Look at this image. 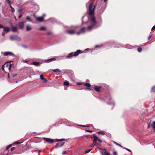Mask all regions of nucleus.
<instances>
[{
	"mask_svg": "<svg viewBox=\"0 0 155 155\" xmlns=\"http://www.w3.org/2000/svg\"><path fill=\"white\" fill-rule=\"evenodd\" d=\"M95 7V5L93 6V3L90 4L89 6L88 20L86 23L88 25V27L86 28L84 27L81 28L80 31L77 33L78 35L83 33L87 31H90L97 27L96 26L97 21L94 15Z\"/></svg>",
	"mask_w": 155,
	"mask_h": 155,
	"instance_id": "obj_1",
	"label": "nucleus"
},
{
	"mask_svg": "<svg viewBox=\"0 0 155 155\" xmlns=\"http://www.w3.org/2000/svg\"><path fill=\"white\" fill-rule=\"evenodd\" d=\"M78 27L77 26H71L68 27L66 31V32L70 35L74 34L76 33Z\"/></svg>",
	"mask_w": 155,
	"mask_h": 155,
	"instance_id": "obj_2",
	"label": "nucleus"
},
{
	"mask_svg": "<svg viewBox=\"0 0 155 155\" xmlns=\"http://www.w3.org/2000/svg\"><path fill=\"white\" fill-rule=\"evenodd\" d=\"M106 4L100 5L98 7L97 13L99 15L102 14L105 10L107 7Z\"/></svg>",
	"mask_w": 155,
	"mask_h": 155,
	"instance_id": "obj_3",
	"label": "nucleus"
},
{
	"mask_svg": "<svg viewBox=\"0 0 155 155\" xmlns=\"http://www.w3.org/2000/svg\"><path fill=\"white\" fill-rule=\"evenodd\" d=\"M82 53L83 52L81 50H78L74 52V53L71 52L68 54V55L66 56V58H70L73 56L76 57L79 54Z\"/></svg>",
	"mask_w": 155,
	"mask_h": 155,
	"instance_id": "obj_4",
	"label": "nucleus"
},
{
	"mask_svg": "<svg viewBox=\"0 0 155 155\" xmlns=\"http://www.w3.org/2000/svg\"><path fill=\"white\" fill-rule=\"evenodd\" d=\"M10 38L11 40H15L19 41L21 40V38L16 35H11Z\"/></svg>",
	"mask_w": 155,
	"mask_h": 155,
	"instance_id": "obj_5",
	"label": "nucleus"
},
{
	"mask_svg": "<svg viewBox=\"0 0 155 155\" xmlns=\"http://www.w3.org/2000/svg\"><path fill=\"white\" fill-rule=\"evenodd\" d=\"M12 64L10 62H7L2 66V68H11L12 67Z\"/></svg>",
	"mask_w": 155,
	"mask_h": 155,
	"instance_id": "obj_6",
	"label": "nucleus"
},
{
	"mask_svg": "<svg viewBox=\"0 0 155 155\" xmlns=\"http://www.w3.org/2000/svg\"><path fill=\"white\" fill-rule=\"evenodd\" d=\"M93 138H94V140H93V143H94V144H92V146H94L96 144V142L98 140H99V138L96 136H95L94 135L93 136Z\"/></svg>",
	"mask_w": 155,
	"mask_h": 155,
	"instance_id": "obj_7",
	"label": "nucleus"
},
{
	"mask_svg": "<svg viewBox=\"0 0 155 155\" xmlns=\"http://www.w3.org/2000/svg\"><path fill=\"white\" fill-rule=\"evenodd\" d=\"M43 139L44 140L46 141L47 142L51 143H53L54 142V140L52 139L49 138L44 137L43 138Z\"/></svg>",
	"mask_w": 155,
	"mask_h": 155,
	"instance_id": "obj_8",
	"label": "nucleus"
},
{
	"mask_svg": "<svg viewBox=\"0 0 155 155\" xmlns=\"http://www.w3.org/2000/svg\"><path fill=\"white\" fill-rule=\"evenodd\" d=\"M3 55L5 56H7L8 55H10L13 57H15V55L14 54L8 51L4 53V54H3Z\"/></svg>",
	"mask_w": 155,
	"mask_h": 155,
	"instance_id": "obj_9",
	"label": "nucleus"
},
{
	"mask_svg": "<svg viewBox=\"0 0 155 155\" xmlns=\"http://www.w3.org/2000/svg\"><path fill=\"white\" fill-rule=\"evenodd\" d=\"M56 60V59L54 58H53L49 59L44 60V62L46 63H50L51 62L54 61Z\"/></svg>",
	"mask_w": 155,
	"mask_h": 155,
	"instance_id": "obj_10",
	"label": "nucleus"
},
{
	"mask_svg": "<svg viewBox=\"0 0 155 155\" xmlns=\"http://www.w3.org/2000/svg\"><path fill=\"white\" fill-rule=\"evenodd\" d=\"M42 63L38 62H31V65H34L36 67H40Z\"/></svg>",
	"mask_w": 155,
	"mask_h": 155,
	"instance_id": "obj_11",
	"label": "nucleus"
},
{
	"mask_svg": "<svg viewBox=\"0 0 155 155\" xmlns=\"http://www.w3.org/2000/svg\"><path fill=\"white\" fill-rule=\"evenodd\" d=\"M52 71L57 75L61 73V70L58 68L53 69L52 70Z\"/></svg>",
	"mask_w": 155,
	"mask_h": 155,
	"instance_id": "obj_12",
	"label": "nucleus"
},
{
	"mask_svg": "<svg viewBox=\"0 0 155 155\" xmlns=\"http://www.w3.org/2000/svg\"><path fill=\"white\" fill-rule=\"evenodd\" d=\"M34 17L36 19L37 21H42L44 20V17H38L35 16V15H34Z\"/></svg>",
	"mask_w": 155,
	"mask_h": 155,
	"instance_id": "obj_13",
	"label": "nucleus"
},
{
	"mask_svg": "<svg viewBox=\"0 0 155 155\" xmlns=\"http://www.w3.org/2000/svg\"><path fill=\"white\" fill-rule=\"evenodd\" d=\"M3 28L4 29L3 31L5 32V33H7L9 32L10 31V29L8 27H5L3 26V28Z\"/></svg>",
	"mask_w": 155,
	"mask_h": 155,
	"instance_id": "obj_14",
	"label": "nucleus"
},
{
	"mask_svg": "<svg viewBox=\"0 0 155 155\" xmlns=\"http://www.w3.org/2000/svg\"><path fill=\"white\" fill-rule=\"evenodd\" d=\"M100 152L103 155H112L108 153L105 150H103V151H101Z\"/></svg>",
	"mask_w": 155,
	"mask_h": 155,
	"instance_id": "obj_15",
	"label": "nucleus"
},
{
	"mask_svg": "<svg viewBox=\"0 0 155 155\" xmlns=\"http://www.w3.org/2000/svg\"><path fill=\"white\" fill-rule=\"evenodd\" d=\"M40 79L42 80L43 81V82L45 83H46L47 82V80L45 78L43 75L42 74H41L40 75Z\"/></svg>",
	"mask_w": 155,
	"mask_h": 155,
	"instance_id": "obj_16",
	"label": "nucleus"
},
{
	"mask_svg": "<svg viewBox=\"0 0 155 155\" xmlns=\"http://www.w3.org/2000/svg\"><path fill=\"white\" fill-rule=\"evenodd\" d=\"M18 24L19 28L20 29H22L24 27V23L23 22H20Z\"/></svg>",
	"mask_w": 155,
	"mask_h": 155,
	"instance_id": "obj_17",
	"label": "nucleus"
},
{
	"mask_svg": "<svg viewBox=\"0 0 155 155\" xmlns=\"http://www.w3.org/2000/svg\"><path fill=\"white\" fill-rule=\"evenodd\" d=\"M64 144V143H58L56 144V147L58 148V147H61Z\"/></svg>",
	"mask_w": 155,
	"mask_h": 155,
	"instance_id": "obj_18",
	"label": "nucleus"
},
{
	"mask_svg": "<svg viewBox=\"0 0 155 155\" xmlns=\"http://www.w3.org/2000/svg\"><path fill=\"white\" fill-rule=\"evenodd\" d=\"M18 29V28L16 27L13 26L12 28V31L13 32H16Z\"/></svg>",
	"mask_w": 155,
	"mask_h": 155,
	"instance_id": "obj_19",
	"label": "nucleus"
},
{
	"mask_svg": "<svg viewBox=\"0 0 155 155\" xmlns=\"http://www.w3.org/2000/svg\"><path fill=\"white\" fill-rule=\"evenodd\" d=\"M22 62L27 64L29 65H31V62H30L29 61H27L26 60H22Z\"/></svg>",
	"mask_w": 155,
	"mask_h": 155,
	"instance_id": "obj_20",
	"label": "nucleus"
},
{
	"mask_svg": "<svg viewBox=\"0 0 155 155\" xmlns=\"http://www.w3.org/2000/svg\"><path fill=\"white\" fill-rule=\"evenodd\" d=\"M26 29L27 31H28L31 29V28L29 25H27L26 26Z\"/></svg>",
	"mask_w": 155,
	"mask_h": 155,
	"instance_id": "obj_21",
	"label": "nucleus"
},
{
	"mask_svg": "<svg viewBox=\"0 0 155 155\" xmlns=\"http://www.w3.org/2000/svg\"><path fill=\"white\" fill-rule=\"evenodd\" d=\"M101 87L95 86L94 87L95 90L97 92H98L100 90Z\"/></svg>",
	"mask_w": 155,
	"mask_h": 155,
	"instance_id": "obj_22",
	"label": "nucleus"
},
{
	"mask_svg": "<svg viewBox=\"0 0 155 155\" xmlns=\"http://www.w3.org/2000/svg\"><path fill=\"white\" fill-rule=\"evenodd\" d=\"M151 126L154 129V130H155V121L153 122L152 124L151 125Z\"/></svg>",
	"mask_w": 155,
	"mask_h": 155,
	"instance_id": "obj_23",
	"label": "nucleus"
},
{
	"mask_svg": "<svg viewBox=\"0 0 155 155\" xmlns=\"http://www.w3.org/2000/svg\"><path fill=\"white\" fill-rule=\"evenodd\" d=\"M69 84V82L68 81H64V84L65 86H68Z\"/></svg>",
	"mask_w": 155,
	"mask_h": 155,
	"instance_id": "obj_24",
	"label": "nucleus"
},
{
	"mask_svg": "<svg viewBox=\"0 0 155 155\" xmlns=\"http://www.w3.org/2000/svg\"><path fill=\"white\" fill-rule=\"evenodd\" d=\"M84 85L88 87H90L91 86V85L90 84L88 83H84Z\"/></svg>",
	"mask_w": 155,
	"mask_h": 155,
	"instance_id": "obj_25",
	"label": "nucleus"
},
{
	"mask_svg": "<svg viewBox=\"0 0 155 155\" xmlns=\"http://www.w3.org/2000/svg\"><path fill=\"white\" fill-rule=\"evenodd\" d=\"M10 7L11 8V11L12 12H14V11H15V9H14V8L13 7H12V6L11 5H10Z\"/></svg>",
	"mask_w": 155,
	"mask_h": 155,
	"instance_id": "obj_26",
	"label": "nucleus"
},
{
	"mask_svg": "<svg viewBox=\"0 0 155 155\" xmlns=\"http://www.w3.org/2000/svg\"><path fill=\"white\" fill-rule=\"evenodd\" d=\"M45 29H46V28L45 27L43 26V27H41L39 29V30H41V31H44V30H45Z\"/></svg>",
	"mask_w": 155,
	"mask_h": 155,
	"instance_id": "obj_27",
	"label": "nucleus"
},
{
	"mask_svg": "<svg viewBox=\"0 0 155 155\" xmlns=\"http://www.w3.org/2000/svg\"><path fill=\"white\" fill-rule=\"evenodd\" d=\"M26 19L27 20L29 21H31V20L29 16H27L26 18Z\"/></svg>",
	"mask_w": 155,
	"mask_h": 155,
	"instance_id": "obj_28",
	"label": "nucleus"
},
{
	"mask_svg": "<svg viewBox=\"0 0 155 155\" xmlns=\"http://www.w3.org/2000/svg\"><path fill=\"white\" fill-rule=\"evenodd\" d=\"M23 11V10L22 9H19L18 10V12H19L20 13H21Z\"/></svg>",
	"mask_w": 155,
	"mask_h": 155,
	"instance_id": "obj_29",
	"label": "nucleus"
},
{
	"mask_svg": "<svg viewBox=\"0 0 155 155\" xmlns=\"http://www.w3.org/2000/svg\"><path fill=\"white\" fill-rule=\"evenodd\" d=\"M6 2L8 3L10 5H11V2L10 0H5Z\"/></svg>",
	"mask_w": 155,
	"mask_h": 155,
	"instance_id": "obj_30",
	"label": "nucleus"
},
{
	"mask_svg": "<svg viewBox=\"0 0 155 155\" xmlns=\"http://www.w3.org/2000/svg\"><path fill=\"white\" fill-rule=\"evenodd\" d=\"M101 47V46H99V45H97L95 46L94 48H93V49L95 50L96 48H100Z\"/></svg>",
	"mask_w": 155,
	"mask_h": 155,
	"instance_id": "obj_31",
	"label": "nucleus"
},
{
	"mask_svg": "<svg viewBox=\"0 0 155 155\" xmlns=\"http://www.w3.org/2000/svg\"><path fill=\"white\" fill-rule=\"evenodd\" d=\"M137 51L139 52H140L142 51V48H139L137 49Z\"/></svg>",
	"mask_w": 155,
	"mask_h": 155,
	"instance_id": "obj_32",
	"label": "nucleus"
},
{
	"mask_svg": "<svg viewBox=\"0 0 155 155\" xmlns=\"http://www.w3.org/2000/svg\"><path fill=\"white\" fill-rule=\"evenodd\" d=\"M12 145L11 144H10V145H8V146H7L6 147V150H8L9 148L10 147H12Z\"/></svg>",
	"mask_w": 155,
	"mask_h": 155,
	"instance_id": "obj_33",
	"label": "nucleus"
},
{
	"mask_svg": "<svg viewBox=\"0 0 155 155\" xmlns=\"http://www.w3.org/2000/svg\"><path fill=\"white\" fill-rule=\"evenodd\" d=\"M92 150V149H89V150H86L85 152V153H89L90 151H91Z\"/></svg>",
	"mask_w": 155,
	"mask_h": 155,
	"instance_id": "obj_34",
	"label": "nucleus"
},
{
	"mask_svg": "<svg viewBox=\"0 0 155 155\" xmlns=\"http://www.w3.org/2000/svg\"><path fill=\"white\" fill-rule=\"evenodd\" d=\"M151 91L152 92H154L155 91V86L152 87Z\"/></svg>",
	"mask_w": 155,
	"mask_h": 155,
	"instance_id": "obj_35",
	"label": "nucleus"
},
{
	"mask_svg": "<svg viewBox=\"0 0 155 155\" xmlns=\"http://www.w3.org/2000/svg\"><path fill=\"white\" fill-rule=\"evenodd\" d=\"M108 0H104V2L105 3H103V4H106V6H107V2Z\"/></svg>",
	"mask_w": 155,
	"mask_h": 155,
	"instance_id": "obj_36",
	"label": "nucleus"
},
{
	"mask_svg": "<svg viewBox=\"0 0 155 155\" xmlns=\"http://www.w3.org/2000/svg\"><path fill=\"white\" fill-rule=\"evenodd\" d=\"M114 143L116 144V145H118V146H120V147H122L121 146V145L119 144L118 143H117L115 142H114Z\"/></svg>",
	"mask_w": 155,
	"mask_h": 155,
	"instance_id": "obj_37",
	"label": "nucleus"
},
{
	"mask_svg": "<svg viewBox=\"0 0 155 155\" xmlns=\"http://www.w3.org/2000/svg\"><path fill=\"white\" fill-rule=\"evenodd\" d=\"M66 153H67V152L66 151H63L62 153V154L63 155H65Z\"/></svg>",
	"mask_w": 155,
	"mask_h": 155,
	"instance_id": "obj_38",
	"label": "nucleus"
},
{
	"mask_svg": "<svg viewBox=\"0 0 155 155\" xmlns=\"http://www.w3.org/2000/svg\"><path fill=\"white\" fill-rule=\"evenodd\" d=\"M64 140V139H59V140H57V141H61L62 140Z\"/></svg>",
	"mask_w": 155,
	"mask_h": 155,
	"instance_id": "obj_39",
	"label": "nucleus"
},
{
	"mask_svg": "<svg viewBox=\"0 0 155 155\" xmlns=\"http://www.w3.org/2000/svg\"><path fill=\"white\" fill-rule=\"evenodd\" d=\"M22 47L25 48H27L28 46L26 45H23L22 46Z\"/></svg>",
	"mask_w": 155,
	"mask_h": 155,
	"instance_id": "obj_40",
	"label": "nucleus"
},
{
	"mask_svg": "<svg viewBox=\"0 0 155 155\" xmlns=\"http://www.w3.org/2000/svg\"><path fill=\"white\" fill-rule=\"evenodd\" d=\"M107 103L109 104H112L113 105V106H114V103L113 102H112V103H110L109 102H108Z\"/></svg>",
	"mask_w": 155,
	"mask_h": 155,
	"instance_id": "obj_41",
	"label": "nucleus"
},
{
	"mask_svg": "<svg viewBox=\"0 0 155 155\" xmlns=\"http://www.w3.org/2000/svg\"><path fill=\"white\" fill-rule=\"evenodd\" d=\"M5 32H4V31H3V32L2 33V35L3 36H4L5 35Z\"/></svg>",
	"mask_w": 155,
	"mask_h": 155,
	"instance_id": "obj_42",
	"label": "nucleus"
},
{
	"mask_svg": "<svg viewBox=\"0 0 155 155\" xmlns=\"http://www.w3.org/2000/svg\"><path fill=\"white\" fill-rule=\"evenodd\" d=\"M22 15L21 14H19V15L18 16V17L19 18H21L22 17Z\"/></svg>",
	"mask_w": 155,
	"mask_h": 155,
	"instance_id": "obj_43",
	"label": "nucleus"
},
{
	"mask_svg": "<svg viewBox=\"0 0 155 155\" xmlns=\"http://www.w3.org/2000/svg\"><path fill=\"white\" fill-rule=\"evenodd\" d=\"M113 153L114 155H117V153L116 151H114Z\"/></svg>",
	"mask_w": 155,
	"mask_h": 155,
	"instance_id": "obj_44",
	"label": "nucleus"
},
{
	"mask_svg": "<svg viewBox=\"0 0 155 155\" xmlns=\"http://www.w3.org/2000/svg\"><path fill=\"white\" fill-rule=\"evenodd\" d=\"M86 130V131L88 132H92V131L90 130Z\"/></svg>",
	"mask_w": 155,
	"mask_h": 155,
	"instance_id": "obj_45",
	"label": "nucleus"
},
{
	"mask_svg": "<svg viewBox=\"0 0 155 155\" xmlns=\"http://www.w3.org/2000/svg\"><path fill=\"white\" fill-rule=\"evenodd\" d=\"M98 133H101V134H104V132H98Z\"/></svg>",
	"mask_w": 155,
	"mask_h": 155,
	"instance_id": "obj_46",
	"label": "nucleus"
},
{
	"mask_svg": "<svg viewBox=\"0 0 155 155\" xmlns=\"http://www.w3.org/2000/svg\"><path fill=\"white\" fill-rule=\"evenodd\" d=\"M15 149V147H13L11 148V150L12 151L13 150H14Z\"/></svg>",
	"mask_w": 155,
	"mask_h": 155,
	"instance_id": "obj_47",
	"label": "nucleus"
},
{
	"mask_svg": "<svg viewBox=\"0 0 155 155\" xmlns=\"http://www.w3.org/2000/svg\"><path fill=\"white\" fill-rule=\"evenodd\" d=\"M155 28V26H154L151 28V30H153Z\"/></svg>",
	"mask_w": 155,
	"mask_h": 155,
	"instance_id": "obj_48",
	"label": "nucleus"
},
{
	"mask_svg": "<svg viewBox=\"0 0 155 155\" xmlns=\"http://www.w3.org/2000/svg\"><path fill=\"white\" fill-rule=\"evenodd\" d=\"M20 143H18V142H15L14 143L15 144H19Z\"/></svg>",
	"mask_w": 155,
	"mask_h": 155,
	"instance_id": "obj_49",
	"label": "nucleus"
},
{
	"mask_svg": "<svg viewBox=\"0 0 155 155\" xmlns=\"http://www.w3.org/2000/svg\"><path fill=\"white\" fill-rule=\"evenodd\" d=\"M89 50V48H87V49H85V50L84 51V53L85 52V51H88V50Z\"/></svg>",
	"mask_w": 155,
	"mask_h": 155,
	"instance_id": "obj_50",
	"label": "nucleus"
},
{
	"mask_svg": "<svg viewBox=\"0 0 155 155\" xmlns=\"http://www.w3.org/2000/svg\"><path fill=\"white\" fill-rule=\"evenodd\" d=\"M1 69H2V71H4L5 72H6L5 69V68H1Z\"/></svg>",
	"mask_w": 155,
	"mask_h": 155,
	"instance_id": "obj_51",
	"label": "nucleus"
},
{
	"mask_svg": "<svg viewBox=\"0 0 155 155\" xmlns=\"http://www.w3.org/2000/svg\"><path fill=\"white\" fill-rule=\"evenodd\" d=\"M152 35H150L149 37L148 38V40H150V38L151 37Z\"/></svg>",
	"mask_w": 155,
	"mask_h": 155,
	"instance_id": "obj_52",
	"label": "nucleus"
},
{
	"mask_svg": "<svg viewBox=\"0 0 155 155\" xmlns=\"http://www.w3.org/2000/svg\"><path fill=\"white\" fill-rule=\"evenodd\" d=\"M5 69H7V70H8L9 71H10L11 70V68H5Z\"/></svg>",
	"mask_w": 155,
	"mask_h": 155,
	"instance_id": "obj_53",
	"label": "nucleus"
},
{
	"mask_svg": "<svg viewBox=\"0 0 155 155\" xmlns=\"http://www.w3.org/2000/svg\"><path fill=\"white\" fill-rule=\"evenodd\" d=\"M127 151H128L130 152H131V151L129 150V149H127Z\"/></svg>",
	"mask_w": 155,
	"mask_h": 155,
	"instance_id": "obj_54",
	"label": "nucleus"
},
{
	"mask_svg": "<svg viewBox=\"0 0 155 155\" xmlns=\"http://www.w3.org/2000/svg\"><path fill=\"white\" fill-rule=\"evenodd\" d=\"M98 141L100 143H101L102 142V140L99 139V140H98Z\"/></svg>",
	"mask_w": 155,
	"mask_h": 155,
	"instance_id": "obj_55",
	"label": "nucleus"
},
{
	"mask_svg": "<svg viewBox=\"0 0 155 155\" xmlns=\"http://www.w3.org/2000/svg\"><path fill=\"white\" fill-rule=\"evenodd\" d=\"M80 126H82V127H87V126H86L85 125H80Z\"/></svg>",
	"mask_w": 155,
	"mask_h": 155,
	"instance_id": "obj_56",
	"label": "nucleus"
},
{
	"mask_svg": "<svg viewBox=\"0 0 155 155\" xmlns=\"http://www.w3.org/2000/svg\"><path fill=\"white\" fill-rule=\"evenodd\" d=\"M3 28V25H2L0 24V28Z\"/></svg>",
	"mask_w": 155,
	"mask_h": 155,
	"instance_id": "obj_57",
	"label": "nucleus"
},
{
	"mask_svg": "<svg viewBox=\"0 0 155 155\" xmlns=\"http://www.w3.org/2000/svg\"><path fill=\"white\" fill-rule=\"evenodd\" d=\"M77 84L78 85H80L81 84V83H79L78 84Z\"/></svg>",
	"mask_w": 155,
	"mask_h": 155,
	"instance_id": "obj_58",
	"label": "nucleus"
},
{
	"mask_svg": "<svg viewBox=\"0 0 155 155\" xmlns=\"http://www.w3.org/2000/svg\"><path fill=\"white\" fill-rule=\"evenodd\" d=\"M4 53L3 52H1V54H2L3 55V54H4Z\"/></svg>",
	"mask_w": 155,
	"mask_h": 155,
	"instance_id": "obj_59",
	"label": "nucleus"
},
{
	"mask_svg": "<svg viewBox=\"0 0 155 155\" xmlns=\"http://www.w3.org/2000/svg\"><path fill=\"white\" fill-rule=\"evenodd\" d=\"M15 20H17V18H16V17H15Z\"/></svg>",
	"mask_w": 155,
	"mask_h": 155,
	"instance_id": "obj_60",
	"label": "nucleus"
},
{
	"mask_svg": "<svg viewBox=\"0 0 155 155\" xmlns=\"http://www.w3.org/2000/svg\"><path fill=\"white\" fill-rule=\"evenodd\" d=\"M47 34H48V35H50V33H49V32H48V33H47Z\"/></svg>",
	"mask_w": 155,
	"mask_h": 155,
	"instance_id": "obj_61",
	"label": "nucleus"
},
{
	"mask_svg": "<svg viewBox=\"0 0 155 155\" xmlns=\"http://www.w3.org/2000/svg\"><path fill=\"white\" fill-rule=\"evenodd\" d=\"M124 149H126V150H127V148H124Z\"/></svg>",
	"mask_w": 155,
	"mask_h": 155,
	"instance_id": "obj_62",
	"label": "nucleus"
},
{
	"mask_svg": "<svg viewBox=\"0 0 155 155\" xmlns=\"http://www.w3.org/2000/svg\"><path fill=\"white\" fill-rule=\"evenodd\" d=\"M45 16V14H44L43 15V16Z\"/></svg>",
	"mask_w": 155,
	"mask_h": 155,
	"instance_id": "obj_63",
	"label": "nucleus"
},
{
	"mask_svg": "<svg viewBox=\"0 0 155 155\" xmlns=\"http://www.w3.org/2000/svg\"><path fill=\"white\" fill-rule=\"evenodd\" d=\"M38 151H39V152H41V150H38Z\"/></svg>",
	"mask_w": 155,
	"mask_h": 155,
	"instance_id": "obj_64",
	"label": "nucleus"
}]
</instances>
